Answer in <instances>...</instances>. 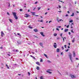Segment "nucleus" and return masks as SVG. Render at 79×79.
<instances>
[{"label":"nucleus","instance_id":"f257e3e1","mask_svg":"<svg viewBox=\"0 0 79 79\" xmlns=\"http://www.w3.org/2000/svg\"><path fill=\"white\" fill-rule=\"evenodd\" d=\"M69 56L70 58V60L72 63H73V60L72 59H73V57H72V54L71 53H70L69 55Z\"/></svg>","mask_w":79,"mask_h":79},{"label":"nucleus","instance_id":"f03ea898","mask_svg":"<svg viewBox=\"0 0 79 79\" xmlns=\"http://www.w3.org/2000/svg\"><path fill=\"white\" fill-rule=\"evenodd\" d=\"M70 77H71L72 79H74V78H76V76L73 75H72L71 74H70Z\"/></svg>","mask_w":79,"mask_h":79},{"label":"nucleus","instance_id":"7ed1b4c3","mask_svg":"<svg viewBox=\"0 0 79 79\" xmlns=\"http://www.w3.org/2000/svg\"><path fill=\"white\" fill-rule=\"evenodd\" d=\"M30 16V15H29L28 14H25V18H28V17H29Z\"/></svg>","mask_w":79,"mask_h":79},{"label":"nucleus","instance_id":"20e7f679","mask_svg":"<svg viewBox=\"0 0 79 79\" xmlns=\"http://www.w3.org/2000/svg\"><path fill=\"white\" fill-rule=\"evenodd\" d=\"M12 14L13 15L14 17L16 16V12H13Z\"/></svg>","mask_w":79,"mask_h":79},{"label":"nucleus","instance_id":"39448f33","mask_svg":"<svg viewBox=\"0 0 79 79\" xmlns=\"http://www.w3.org/2000/svg\"><path fill=\"white\" fill-rule=\"evenodd\" d=\"M1 35L2 37H3V35H4V33H3V31L1 32Z\"/></svg>","mask_w":79,"mask_h":79},{"label":"nucleus","instance_id":"423d86ee","mask_svg":"<svg viewBox=\"0 0 79 79\" xmlns=\"http://www.w3.org/2000/svg\"><path fill=\"white\" fill-rule=\"evenodd\" d=\"M40 34L42 35V36H43V37H45V35H44V33H43V32H41L40 33Z\"/></svg>","mask_w":79,"mask_h":79},{"label":"nucleus","instance_id":"0eeeda50","mask_svg":"<svg viewBox=\"0 0 79 79\" xmlns=\"http://www.w3.org/2000/svg\"><path fill=\"white\" fill-rule=\"evenodd\" d=\"M53 46L55 48H56V47H57V45L56 44H54Z\"/></svg>","mask_w":79,"mask_h":79},{"label":"nucleus","instance_id":"6e6552de","mask_svg":"<svg viewBox=\"0 0 79 79\" xmlns=\"http://www.w3.org/2000/svg\"><path fill=\"white\" fill-rule=\"evenodd\" d=\"M36 64H38V65H39V66H40V63H39V62H36Z\"/></svg>","mask_w":79,"mask_h":79},{"label":"nucleus","instance_id":"1a4fd4ad","mask_svg":"<svg viewBox=\"0 0 79 79\" xmlns=\"http://www.w3.org/2000/svg\"><path fill=\"white\" fill-rule=\"evenodd\" d=\"M28 27H29V29H32V28H33V27H31L30 25H29Z\"/></svg>","mask_w":79,"mask_h":79},{"label":"nucleus","instance_id":"9d476101","mask_svg":"<svg viewBox=\"0 0 79 79\" xmlns=\"http://www.w3.org/2000/svg\"><path fill=\"white\" fill-rule=\"evenodd\" d=\"M40 45L41 47L43 46V44L42 43H40Z\"/></svg>","mask_w":79,"mask_h":79},{"label":"nucleus","instance_id":"9b49d317","mask_svg":"<svg viewBox=\"0 0 79 79\" xmlns=\"http://www.w3.org/2000/svg\"><path fill=\"white\" fill-rule=\"evenodd\" d=\"M68 29H65L64 30V32H68Z\"/></svg>","mask_w":79,"mask_h":79},{"label":"nucleus","instance_id":"f8f14e48","mask_svg":"<svg viewBox=\"0 0 79 79\" xmlns=\"http://www.w3.org/2000/svg\"><path fill=\"white\" fill-rule=\"evenodd\" d=\"M9 21H10V23H13V22H12L13 20H12V19H9Z\"/></svg>","mask_w":79,"mask_h":79},{"label":"nucleus","instance_id":"ddd939ff","mask_svg":"<svg viewBox=\"0 0 79 79\" xmlns=\"http://www.w3.org/2000/svg\"><path fill=\"white\" fill-rule=\"evenodd\" d=\"M34 31L35 32H38V31H37V29H35L34 30Z\"/></svg>","mask_w":79,"mask_h":79},{"label":"nucleus","instance_id":"4468645a","mask_svg":"<svg viewBox=\"0 0 79 79\" xmlns=\"http://www.w3.org/2000/svg\"><path fill=\"white\" fill-rule=\"evenodd\" d=\"M56 52L58 53L59 52H60V49H59L58 48H57V50H56Z\"/></svg>","mask_w":79,"mask_h":79},{"label":"nucleus","instance_id":"2eb2a0df","mask_svg":"<svg viewBox=\"0 0 79 79\" xmlns=\"http://www.w3.org/2000/svg\"><path fill=\"white\" fill-rule=\"evenodd\" d=\"M75 40V39L74 38L73 39V40L72 41V42H73V43H74V42Z\"/></svg>","mask_w":79,"mask_h":79},{"label":"nucleus","instance_id":"dca6fc26","mask_svg":"<svg viewBox=\"0 0 79 79\" xmlns=\"http://www.w3.org/2000/svg\"><path fill=\"white\" fill-rule=\"evenodd\" d=\"M73 57H75L76 56V54H75V52H73Z\"/></svg>","mask_w":79,"mask_h":79},{"label":"nucleus","instance_id":"f3484780","mask_svg":"<svg viewBox=\"0 0 79 79\" xmlns=\"http://www.w3.org/2000/svg\"><path fill=\"white\" fill-rule=\"evenodd\" d=\"M47 73H48L49 74H52V73L50 71H46Z\"/></svg>","mask_w":79,"mask_h":79},{"label":"nucleus","instance_id":"a211bd4d","mask_svg":"<svg viewBox=\"0 0 79 79\" xmlns=\"http://www.w3.org/2000/svg\"><path fill=\"white\" fill-rule=\"evenodd\" d=\"M15 18V19H18V17H17V16H14Z\"/></svg>","mask_w":79,"mask_h":79},{"label":"nucleus","instance_id":"6ab92c4d","mask_svg":"<svg viewBox=\"0 0 79 79\" xmlns=\"http://www.w3.org/2000/svg\"><path fill=\"white\" fill-rule=\"evenodd\" d=\"M44 56H45V57H46L47 58H48V57H47V55H46V54H44Z\"/></svg>","mask_w":79,"mask_h":79},{"label":"nucleus","instance_id":"aec40b11","mask_svg":"<svg viewBox=\"0 0 79 79\" xmlns=\"http://www.w3.org/2000/svg\"><path fill=\"white\" fill-rule=\"evenodd\" d=\"M6 66L7 67V69H10V67L8 66V65H6Z\"/></svg>","mask_w":79,"mask_h":79},{"label":"nucleus","instance_id":"412c9836","mask_svg":"<svg viewBox=\"0 0 79 79\" xmlns=\"http://www.w3.org/2000/svg\"><path fill=\"white\" fill-rule=\"evenodd\" d=\"M56 20H57V21L58 22V21L59 20V18L56 17Z\"/></svg>","mask_w":79,"mask_h":79},{"label":"nucleus","instance_id":"4be33fe9","mask_svg":"<svg viewBox=\"0 0 79 79\" xmlns=\"http://www.w3.org/2000/svg\"><path fill=\"white\" fill-rule=\"evenodd\" d=\"M54 36H55V37H56V36H57V34L56 33H55L54 34Z\"/></svg>","mask_w":79,"mask_h":79},{"label":"nucleus","instance_id":"5701e85b","mask_svg":"<svg viewBox=\"0 0 79 79\" xmlns=\"http://www.w3.org/2000/svg\"><path fill=\"white\" fill-rule=\"evenodd\" d=\"M62 21V19H60L59 20H58V23H60V21Z\"/></svg>","mask_w":79,"mask_h":79},{"label":"nucleus","instance_id":"b1692460","mask_svg":"<svg viewBox=\"0 0 79 79\" xmlns=\"http://www.w3.org/2000/svg\"><path fill=\"white\" fill-rule=\"evenodd\" d=\"M64 39L66 40V37H65L63 38V40L64 42Z\"/></svg>","mask_w":79,"mask_h":79},{"label":"nucleus","instance_id":"393cba45","mask_svg":"<svg viewBox=\"0 0 79 79\" xmlns=\"http://www.w3.org/2000/svg\"><path fill=\"white\" fill-rule=\"evenodd\" d=\"M40 9H41V7H38V10H40Z\"/></svg>","mask_w":79,"mask_h":79},{"label":"nucleus","instance_id":"a878e982","mask_svg":"<svg viewBox=\"0 0 79 79\" xmlns=\"http://www.w3.org/2000/svg\"><path fill=\"white\" fill-rule=\"evenodd\" d=\"M47 62H48V63H51V61H50V60H47Z\"/></svg>","mask_w":79,"mask_h":79},{"label":"nucleus","instance_id":"bb28decb","mask_svg":"<svg viewBox=\"0 0 79 79\" xmlns=\"http://www.w3.org/2000/svg\"><path fill=\"white\" fill-rule=\"evenodd\" d=\"M74 15V13H73V14L72 15H71L70 16H73Z\"/></svg>","mask_w":79,"mask_h":79},{"label":"nucleus","instance_id":"cd10ccee","mask_svg":"<svg viewBox=\"0 0 79 79\" xmlns=\"http://www.w3.org/2000/svg\"><path fill=\"white\" fill-rule=\"evenodd\" d=\"M36 69L38 70H39V67H37L36 68Z\"/></svg>","mask_w":79,"mask_h":79},{"label":"nucleus","instance_id":"c85d7f7f","mask_svg":"<svg viewBox=\"0 0 79 79\" xmlns=\"http://www.w3.org/2000/svg\"><path fill=\"white\" fill-rule=\"evenodd\" d=\"M62 50H63L64 49V47L63 46L62 47Z\"/></svg>","mask_w":79,"mask_h":79},{"label":"nucleus","instance_id":"c756f323","mask_svg":"<svg viewBox=\"0 0 79 79\" xmlns=\"http://www.w3.org/2000/svg\"><path fill=\"white\" fill-rule=\"evenodd\" d=\"M73 20H71L70 21H69L70 23H73Z\"/></svg>","mask_w":79,"mask_h":79},{"label":"nucleus","instance_id":"7c9ffc66","mask_svg":"<svg viewBox=\"0 0 79 79\" xmlns=\"http://www.w3.org/2000/svg\"><path fill=\"white\" fill-rule=\"evenodd\" d=\"M69 50V49H68L67 50H65V52H68Z\"/></svg>","mask_w":79,"mask_h":79},{"label":"nucleus","instance_id":"2f4dec72","mask_svg":"<svg viewBox=\"0 0 79 79\" xmlns=\"http://www.w3.org/2000/svg\"><path fill=\"white\" fill-rule=\"evenodd\" d=\"M40 62H42V58H40Z\"/></svg>","mask_w":79,"mask_h":79},{"label":"nucleus","instance_id":"473e14b6","mask_svg":"<svg viewBox=\"0 0 79 79\" xmlns=\"http://www.w3.org/2000/svg\"><path fill=\"white\" fill-rule=\"evenodd\" d=\"M64 47L65 48H66V45H64Z\"/></svg>","mask_w":79,"mask_h":79},{"label":"nucleus","instance_id":"72a5a7b5","mask_svg":"<svg viewBox=\"0 0 79 79\" xmlns=\"http://www.w3.org/2000/svg\"><path fill=\"white\" fill-rule=\"evenodd\" d=\"M71 32H72L73 33H74V32H73V30H72L71 31Z\"/></svg>","mask_w":79,"mask_h":79},{"label":"nucleus","instance_id":"f704fd0d","mask_svg":"<svg viewBox=\"0 0 79 79\" xmlns=\"http://www.w3.org/2000/svg\"><path fill=\"white\" fill-rule=\"evenodd\" d=\"M38 21H39V22H43V21L42 20H38Z\"/></svg>","mask_w":79,"mask_h":79},{"label":"nucleus","instance_id":"c9c22d12","mask_svg":"<svg viewBox=\"0 0 79 79\" xmlns=\"http://www.w3.org/2000/svg\"><path fill=\"white\" fill-rule=\"evenodd\" d=\"M62 35H63V34L61 33L60 34V35L61 37H62Z\"/></svg>","mask_w":79,"mask_h":79},{"label":"nucleus","instance_id":"e433bc0d","mask_svg":"<svg viewBox=\"0 0 79 79\" xmlns=\"http://www.w3.org/2000/svg\"><path fill=\"white\" fill-rule=\"evenodd\" d=\"M31 13L32 14H35V12H31Z\"/></svg>","mask_w":79,"mask_h":79},{"label":"nucleus","instance_id":"4c0bfd02","mask_svg":"<svg viewBox=\"0 0 79 79\" xmlns=\"http://www.w3.org/2000/svg\"><path fill=\"white\" fill-rule=\"evenodd\" d=\"M9 7H10V3H9Z\"/></svg>","mask_w":79,"mask_h":79},{"label":"nucleus","instance_id":"58836bf2","mask_svg":"<svg viewBox=\"0 0 79 79\" xmlns=\"http://www.w3.org/2000/svg\"><path fill=\"white\" fill-rule=\"evenodd\" d=\"M69 25H68L67 26V28H69Z\"/></svg>","mask_w":79,"mask_h":79},{"label":"nucleus","instance_id":"ea45409f","mask_svg":"<svg viewBox=\"0 0 79 79\" xmlns=\"http://www.w3.org/2000/svg\"><path fill=\"white\" fill-rule=\"evenodd\" d=\"M51 22H52V20H50L49 22V23H50Z\"/></svg>","mask_w":79,"mask_h":79},{"label":"nucleus","instance_id":"a19ab883","mask_svg":"<svg viewBox=\"0 0 79 79\" xmlns=\"http://www.w3.org/2000/svg\"><path fill=\"white\" fill-rule=\"evenodd\" d=\"M7 15H10V14L8 12L7 13Z\"/></svg>","mask_w":79,"mask_h":79},{"label":"nucleus","instance_id":"79ce46f5","mask_svg":"<svg viewBox=\"0 0 79 79\" xmlns=\"http://www.w3.org/2000/svg\"><path fill=\"white\" fill-rule=\"evenodd\" d=\"M28 74L29 76H30V73L28 72Z\"/></svg>","mask_w":79,"mask_h":79},{"label":"nucleus","instance_id":"37998d69","mask_svg":"<svg viewBox=\"0 0 79 79\" xmlns=\"http://www.w3.org/2000/svg\"><path fill=\"white\" fill-rule=\"evenodd\" d=\"M30 56L31 57H32V58H33V57H34V56H32V55H30Z\"/></svg>","mask_w":79,"mask_h":79},{"label":"nucleus","instance_id":"c03bdc74","mask_svg":"<svg viewBox=\"0 0 79 79\" xmlns=\"http://www.w3.org/2000/svg\"><path fill=\"white\" fill-rule=\"evenodd\" d=\"M56 30L57 31H59V29L58 28H56Z\"/></svg>","mask_w":79,"mask_h":79},{"label":"nucleus","instance_id":"a18cd8bd","mask_svg":"<svg viewBox=\"0 0 79 79\" xmlns=\"http://www.w3.org/2000/svg\"><path fill=\"white\" fill-rule=\"evenodd\" d=\"M20 11H23V10L22 9H20Z\"/></svg>","mask_w":79,"mask_h":79},{"label":"nucleus","instance_id":"49530a36","mask_svg":"<svg viewBox=\"0 0 79 79\" xmlns=\"http://www.w3.org/2000/svg\"><path fill=\"white\" fill-rule=\"evenodd\" d=\"M47 13H48L47 12H46L45 14H44V15H47Z\"/></svg>","mask_w":79,"mask_h":79},{"label":"nucleus","instance_id":"de8ad7c7","mask_svg":"<svg viewBox=\"0 0 79 79\" xmlns=\"http://www.w3.org/2000/svg\"><path fill=\"white\" fill-rule=\"evenodd\" d=\"M71 28H73V25L72 24H71Z\"/></svg>","mask_w":79,"mask_h":79},{"label":"nucleus","instance_id":"09e8293b","mask_svg":"<svg viewBox=\"0 0 79 79\" xmlns=\"http://www.w3.org/2000/svg\"><path fill=\"white\" fill-rule=\"evenodd\" d=\"M38 3V2H35V4H37V3Z\"/></svg>","mask_w":79,"mask_h":79},{"label":"nucleus","instance_id":"8fccbe9b","mask_svg":"<svg viewBox=\"0 0 79 79\" xmlns=\"http://www.w3.org/2000/svg\"><path fill=\"white\" fill-rule=\"evenodd\" d=\"M58 73H59V74H60V75H61V73H60V72H59V71H58Z\"/></svg>","mask_w":79,"mask_h":79},{"label":"nucleus","instance_id":"3c124183","mask_svg":"<svg viewBox=\"0 0 79 79\" xmlns=\"http://www.w3.org/2000/svg\"><path fill=\"white\" fill-rule=\"evenodd\" d=\"M33 59H34V60H35V57H34V56L33 57Z\"/></svg>","mask_w":79,"mask_h":79},{"label":"nucleus","instance_id":"603ef678","mask_svg":"<svg viewBox=\"0 0 79 79\" xmlns=\"http://www.w3.org/2000/svg\"><path fill=\"white\" fill-rule=\"evenodd\" d=\"M58 12H59V13H61V11H58Z\"/></svg>","mask_w":79,"mask_h":79},{"label":"nucleus","instance_id":"864d4df0","mask_svg":"<svg viewBox=\"0 0 79 79\" xmlns=\"http://www.w3.org/2000/svg\"><path fill=\"white\" fill-rule=\"evenodd\" d=\"M69 35H71V32H69Z\"/></svg>","mask_w":79,"mask_h":79},{"label":"nucleus","instance_id":"5fc2aeb1","mask_svg":"<svg viewBox=\"0 0 79 79\" xmlns=\"http://www.w3.org/2000/svg\"><path fill=\"white\" fill-rule=\"evenodd\" d=\"M59 7L60 8H61V6H59Z\"/></svg>","mask_w":79,"mask_h":79},{"label":"nucleus","instance_id":"6e6d98bb","mask_svg":"<svg viewBox=\"0 0 79 79\" xmlns=\"http://www.w3.org/2000/svg\"><path fill=\"white\" fill-rule=\"evenodd\" d=\"M65 16H66V17H68V15H65Z\"/></svg>","mask_w":79,"mask_h":79},{"label":"nucleus","instance_id":"4d7b16f0","mask_svg":"<svg viewBox=\"0 0 79 79\" xmlns=\"http://www.w3.org/2000/svg\"><path fill=\"white\" fill-rule=\"evenodd\" d=\"M72 25L73 26H74V23H72Z\"/></svg>","mask_w":79,"mask_h":79},{"label":"nucleus","instance_id":"13d9d810","mask_svg":"<svg viewBox=\"0 0 79 79\" xmlns=\"http://www.w3.org/2000/svg\"><path fill=\"white\" fill-rule=\"evenodd\" d=\"M32 16H35V14H32Z\"/></svg>","mask_w":79,"mask_h":79},{"label":"nucleus","instance_id":"bf43d9fd","mask_svg":"<svg viewBox=\"0 0 79 79\" xmlns=\"http://www.w3.org/2000/svg\"><path fill=\"white\" fill-rule=\"evenodd\" d=\"M59 27V28H60L61 27V26H59V27Z\"/></svg>","mask_w":79,"mask_h":79},{"label":"nucleus","instance_id":"052dcab7","mask_svg":"<svg viewBox=\"0 0 79 79\" xmlns=\"http://www.w3.org/2000/svg\"><path fill=\"white\" fill-rule=\"evenodd\" d=\"M61 55H63V52H62L61 53Z\"/></svg>","mask_w":79,"mask_h":79},{"label":"nucleus","instance_id":"680f3d73","mask_svg":"<svg viewBox=\"0 0 79 79\" xmlns=\"http://www.w3.org/2000/svg\"><path fill=\"white\" fill-rule=\"evenodd\" d=\"M40 18H43V17L42 16H40Z\"/></svg>","mask_w":79,"mask_h":79},{"label":"nucleus","instance_id":"e2e57ef3","mask_svg":"<svg viewBox=\"0 0 79 79\" xmlns=\"http://www.w3.org/2000/svg\"><path fill=\"white\" fill-rule=\"evenodd\" d=\"M67 13H68L69 14V11H68Z\"/></svg>","mask_w":79,"mask_h":79},{"label":"nucleus","instance_id":"0e129e2a","mask_svg":"<svg viewBox=\"0 0 79 79\" xmlns=\"http://www.w3.org/2000/svg\"><path fill=\"white\" fill-rule=\"evenodd\" d=\"M17 35H20V34L19 33H17Z\"/></svg>","mask_w":79,"mask_h":79},{"label":"nucleus","instance_id":"69168bd1","mask_svg":"<svg viewBox=\"0 0 79 79\" xmlns=\"http://www.w3.org/2000/svg\"><path fill=\"white\" fill-rule=\"evenodd\" d=\"M35 16H39L38 15H35Z\"/></svg>","mask_w":79,"mask_h":79},{"label":"nucleus","instance_id":"338daca9","mask_svg":"<svg viewBox=\"0 0 79 79\" xmlns=\"http://www.w3.org/2000/svg\"><path fill=\"white\" fill-rule=\"evenodd\" d=\"M76 60H78V58H76Z\"/></svg>","mask_w":79,"mask_h":79},{"label":"nucleus","instance_id":"774afa93","mask_svg":"<svg viewBox=\"0 0 79 79\" xmlns=\"http://www.w3.org/2000/svg\"><path fill=\"white\" fill-rule=\"evenodd\" d=\"M69 45H70V43H69Z\"/></svg>","mask_w":79,"mask_h":79}]
</instances>
